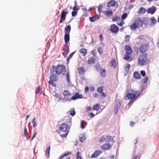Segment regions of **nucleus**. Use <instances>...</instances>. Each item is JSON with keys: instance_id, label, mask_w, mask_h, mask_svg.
Listing matches in <instances>:
<instances>
[{"instance_id": "obj_6", "label": "nucleus", "mask_w": 159, "mask_h": 159, "mask_svg": "<svg viewBox=\"0 0 159 159\" xmlns=\"http://www.w3.org/2000/svg\"><path fill=\"white\" fill-rule=\"evenodd\" d=\"M121 104L119 100H117L115 101L114 107V111L116 114L118 112L119 109L120 108Z\"/></svg>"}, {"instance_id": "obj_1", "label": "nucleus", "mask_w": 159, "mask_h": 159, "mask_svg": "<svg viewBox=\"0 0 159 159\" xmlns=\"http://www.w3.org/2000/svg\"><path fill=\"white\" fill-rule=\"evenodd\" d=\"M143 89V88H142V90L140 92L138 91H134L132 90H131L130 91H128V92H130V93H128L127 94L126 97L129 99H130L131 100L128 103V105H129L131 103H133L140 95Z\"/></svg>"}, {"instance_id": "obj_52", "label": "nucleus", "mask_w": 159, "mask_h": 159, "mask_svg": "<svg viewBox=\"0 0 159 159\" xmlns=\"http://www.w3.org/2000/svg\"><path fill=\"white\" fill-rule=\"evenodd\" d=\"M127 14L126 13H124L121 16V18L122 20H125L127 17Z\"/></svg>"}, {"instance_id": "obj_19", "label": "nucleus", "mask_w": 159, "mask_h": 159, "mask_svg": "<svg viewBox=\"0 0 159 159\" xmlns=\"http://www.w3.org/2000/svg\"><path fill=\"white\" fill-rule=\"evenodd\" d=\"M64 41L65 43H67L69 41L70 34H65Z\"/></svg>"}, {"instance_id": "obj_16", "label": "nucleus", "mask_w": 159, "mask_h": 159, "mask_svg": "<svg viewBox=\"0 0 159 159\" xmlns=\"http://www.w3.org/2000/svg\"><path fill=\"white\" fill-rule=\"evenodd\" d=\"M63 94L64 97V98H66V97H67V98H69V97H70L72 95L68 90H65L63 92Z\"/></svg>"}, {"instance_id": "obj_31", "label": "nucleus", "mask_w": 159, "mask_h": 159, "mask_svg": "<svg viewBox=\"0 0 159 159\" xmlns=\"http://www.w3.org/2000/svg\"><path fill=\"white\" fill-rule=\"evenodd\" d=\"M93 108V110L96 111H98L101 109L99 105L98 104H96L94 105Z\"/></svg>"}, {"instance_id": "obj_44", "label": "nucleus", "mask_w": 159, "mask_h": 159, "mask_svg": "<svg viewBox=\"0 0 159 159\" xmlns=\"http://www.w3.org/2000/svg\"><path fill=\"white\" fill-rule=\"evenodd\" d=\"M98 51L100 54L101 55L103 52V49L101 47H99L98 49Z\"/></svg>"}, {"instance_id": "obj_64", "label": "nucleus", "mask_w": 159, "mask_h": 159, "mask_svg": "<svg viewBox=\"0 0 159 159\" xmlns=\"http://www.w3.org/2000/svg\"><path fill=\"white\" fill-rule=\"evenodd\" d=\"M86 109L87 111H90L92 109V108L91 107H86Z\"/></svg>"}, {"instance_id": "obj_36", "label": "nucleus", "mask_w": 159, "mask_h": 159, "mask_svg": "<svg viewBox=\"0 0 159 159\" xmlns=\"http://www.w3.org/2000/svg\"><path fill=\"white\" fill-rule=\"evenodd\" d=\"M54 96L59 100H60L61 99V95H60L58 93H55L54 95Z\"/></svg>"}, {"instance_id": "obj_12", "label": "nucleus", "mask_w": 159, "mask_h": 159, "mask_svg": "<svg viewBox=\"0 0 159 159\" xmlns=\"http://www.w3.org/2000/svg\"><path fill=\"white\" fill-rule=\"evenodd\" d=\"M111 147V146L110 144L106 143L102 145L101 147V148L103 150H107L110 148Z\"/></svg>"}, {"instance_id": "obj_24", "label": "nucleus", "mask_w": 159, "mask_h": 159, "mask_svg": "<svg viewBox=\"0 0 159 159\" xmlns=\"http://www.w3.org/2000/svg\"><path fill=\"white\" fill-rule=\"evenodd\" d=\"M146 11V10L143 7H141L139 11L138 12V13L139 14H143L145 13Z\"/></svg>"}, {"instance_id": "obj_39", "label": "nucleus", "mask_w": 159, "mask_h": 159, "mask_svg": "<svg viewBox=\"0 0 159 159\" xmlns=\"http://www.w3.org/2000/svg\"><path fill=\"white\" fill-rule=\"evenodd\" d=\"M78 70L80 75H83L84 72V69L83 67H81L78 69Z\"/></svg>"}, {"instance_id": "obj_17", "label": "nucleus", "mask_w": 159, "mask_h": 159, "mask_svg": "<svg viewBox=\"0 0 159 159\" xmlns=\"http://www.w3.org/2000/svg\"><path fill=\"white\" fill-rule=\"evenodd\" d=\"M105 142H109L113 141V138L112 136L109 135H105Z\"/></svg>"}, {"instance_id": "obj_3", "label": "nucleus", "mask_w": 159, "mask_h": 159, "mask_svg": "<svg viewBox=\"0 0 159 159\" xmlns=\"http://www.w3.org/2000/svg\"><path fill=\"white\" fill-rule=\"evenodd\" d=\"M147 54H143L139 56L138 58V63L140 66L146 65V62L147 59Z\"/></svg>"}, {"instance_id": "obj_40", "label": "nucleus", "mask_w": 159, "mask_h": 159, "mask_svg": "<svg viewBox=\"0 0 159 159\" xmlns=\"http://www.w3.org/2000/svg\"><path fill=\"white\" fill-rule=\"evenodd\" d=\"M100 74L102 77H104L105 74L106 70L104 69H102L100 70Z\"/></svg>"}, {"instance_id": "obj_27", "label": "nucleus", "mask_w": 159, "mask_h": 159, "mask_svg": "<svg viewBox=\"0 0 159 159\" xmlns=\"http://www.w3.org/2000/svg\"><path fill=\"white\" fill-rule=\"evenodd\" d=\"M110 65L111 66L113 67L115 69L116 68V61L114 59L111 60L110 62Z\"/></svg>"}, {"instance_id": "obj_14", "label": "nucleus", "mask_w": 159, "mask_h": 159, "mask_svg": "<svg viewBox=\"0 0 159 159\" xmlns=\"http://www.w3.org/2000/svg\"><path fill=\"white\" fill-rule=\"evenodd\" d=\"M102 152L101 150H98L95 151L91 156V158H95L99 156Z\"/></svg>"}, {"instance_id": "obj_8", "label": "nucleus", "mask_w": 159, "mask_h": 159, "mask_svg": "<svg viewBox=\"0 0 159 159\" xmlns=\"http://www.w3.org/2000/svg\"><path fill=\"white\" fill-rule=\"evenodd\" d=\"M67 14L68 12H66L65 10L62 11L61 14V19L59 21V23H62L63 21L65 20L66 15Z\"/></svg>"}, {"instance_id": "obj_7", "label": "nucleus", "mask_w": 159, "mask_h": 159, "mask_svg": "<svg viewBox=\"0 0 159 159\" xmlns=\"http://www.w3.org/2000/svg\"><path fill=\"white\" fill-rule=\"evenodd\" d=\"M148 49V46L145 44L141 45L139 47V49L140 52L144 53L147 51Z\"/></svg>"}, {"instance_id": "obj_58", "label": "nucleus", "mask_w": 159, "mask_h": 159, "mask_svg": "<svg viewBox=\"0 0 159 159\" xmlns=\"http://www.w3.org/2000/svg\"><path fill=\"white\" fill-rule=\"evenodd\" d=\"M140 74L143 77H144L145 76L146 73L144 70H141L140 71Z\"/></svg>"}, {"instance_id": "obj_32", "label": "nucleus", "mask_w": 159, "mask_h": 159, "mask_svg": "<svg viewBox=\"0 0 159 159\" xmlns=\"http://www.w3.org/2000/svg\"><path fill=\"white\" fill-rule=\"evenodd\" d=\"M130 28L132 31H134L136 28H138V27L135 24V23L134 22L132 24L130 25Z\"/></svg>"}, {"instance_id": "obj_50", "label": "nucleus", "mask_w": 159, "mask_h": 159, "mask_svg": "<svg viewBox=\"0 0 159 159\" xmlns=\"http://www.w3.org/2000/svg\"><path fill=\"white\" fill-rule=\"evenodd\" d=\"M63 50L65 52H69V47L66 45L65 47L63 48Z\"/></svg>"}, {"instance_id": "obj_61", "label": "nucleus", "mask_w": 159, "mask_h": 159, "mask_svg": "<svg viewBox=\"0 0 159 159\" xmlns=\"http://www.w3.org/2000/svg\"><path fill=\"white\" fill-rule=\"evenodd\" d=\"M36 134H37V132H34V135L32 137V138L30 139V140L31 141H32L33 140V139L35 137Z\"/></svg>"}, {"instance_id": "obj_30", "label": "nucleus", "mask_w": 159, "mask_h": 159, "mask_svg": "<svg viewBox=\"0 0 159 159\" xmlns=\"http://www.w3.org/2000/svg\"><path fill=\"white\" fill-rule=\"evenodd\" d=\"M134 77L136 79H139L141 77L139 73L137 72H135L134 73Z\"/></svg>"}, {"instance_id": "obj_46", "label": "nucleus", "mask_w": 159, "mask_h": 159, "mask_svg": "<svg viewBox=\"0 0 159 159\" xmlns=\"http://www.w3.org/2000/svg\"><path fill=\"white\" fill-rule=\"evenodd\" d=\"M84 122L85 121L83 120L81 122L80 127L82 129H84L85 127V126L84 125Z\"/></svg>"}, {"instance_id": "obj_29", "label": "nucleus", "mask_w": 159, "mask_h": 159, "mask_svg": "<svg viewBox=\"0 0 159 159\" xmlns=\"http://www.w3.org/2000/svg\"><path fill=\"white\" fill-rule=\"evenodd\" d=\"M71 154V153L70 152H68L66 153H65L61 155L59 157H58V159H62L65 157Z\"/></svg>"}, {"instance_id": "obj_9", "label": "nucleus", "mask_w": 159, "mask_h": 159, "mask_svg": "<svg viewBox=\"0 0 159 159\" xmlns=\"http://www.w3.org/2000/svg\"><path fill=\"white\" fill-rule=\"evenodd\" d=\"M118 27L115 24L111 25L110 27V30L113 33H117L118 30Z\"/></svg>"}, {"instance_id": "obj_26", "label": "nucleus", "mask_w": 159, "mask_h": 159, "mask_svg": "<svg viewBox=\"0 0 159 159\" xmlns=\"http://www.w3.org/2000/svg\"><path fill=\"white\" fill-rule=\"evenodd\" d=\"M98 18V16L96 15L90 17L89 18V20L91 22H93L95 21Z\"/></svg>"}, {"instance_id": "obj_60", "label": "nucleus", "mask_w": 159, "mask_h": 159, "mask_svg": "<svg viewBox=\"0 0 159 159\" xmlns=\"http://www.w3.org/2000/svg\"><path fill=\"white\" fill-rule=\"evenodd\" d=\"M89 116L93 118L94 116V114L92 112H90L89 114Z\"/></svg>"}, {"instance_id": "obj_21", "label": "nucleus", "mask_w": 159, "mask_h": 159, "mask_svg": "<svg viewBox=\"0 0 159 159\" xmlns=\"http://www.w3.org/2000/svg\"><path fill=\"white\" fill-rule=\"evenodd\" d=\"M50 72L51 74H53L56 72V73L57 67L55 66H52L50 68Z\"/></svg>"}, {"instance_id": "obj_25", "label": "nucleus", "mask_w": 159, "mask_h": 159, "mask_svg": "<svg viewBox=\"0 0 159 159\" xmlns=\"http://www.w3.org/2000/svg\"><path fill=\"white\" fill-rule=\"evenodd\" d=\"M89 64H94L95 62V58L93 57H91L89 58L88 61Z\"/></svg>"}, {"instance_id": "obj_55", "label": "nucleus", "mask_w": 159, "mask_h": 159, "mask_svg": "<svg viewBox=\"0 0 159 159\" xmlns=\"http://www.w3.org/2000/svg\"><path fill=\"white\" fill-rule=\"evenodd\" d=\"M28 132L26 128L25 127V128L24 130V133L23 135L25 136H26Z\"/></svg>"}, {"instance_id": "obj_49", "label": "nucleus", "mask_w": 159, "mask_h": 159, "mask_svg": "<svg viewBox=\"0 0 159 159\" xmlns=\"http://www.w3.org/2000/svg\"><path fill=\"white\" fill-rule=\"evenodd\" d=\"M95 68L97 71H99L101 69H102L99 64H96L95 66Z\"/></svg>"}, {"instance_id": "obj_11", "label": "nucleus", "mask_w": 159, "mask_h": 159, "mask_svg": "<svg viewBox=\"0 0 159 159\" xmlns=\"http://www.w3.org/2000/svg\"><path fill=\"white\" fill-rule=\"evenodd\" d=\"M156 11V7L152 6L151 7L148 8L147 11L148 14H153L155 13Z\"/></svg>"}, {"instance_id": "obj_10", "label": "nucleus", "mask_w": 159, "mask_h": 159, "mask_svg": "<svg viewBox=\"0 0 159 159\" xmlns=\"http://www.w3.org/2000/svg\"><path fill=\"white\" fill-rule=\"evenodd\" d=\"M134 22L138 27V28H140L143 26V22L141 19H136Z\"/></svg>"}, {"instance_id": "obj_59", "label": "nucleus", "mask_w": 159, "mask_h": 159, "mask_svg": "<svg viewBox=\"0 0 159 159\" xmlns=\"http://www.w3.org/2000/svg\"><path fill=\"white\" fill-rule=\"evenodd\" d=\"M130 38V36L129 35H127L126 36L125 38V41L126 42H128L129 41Z\"/></svg>"}, {"instance_id": "obj_56", "label": "nucleus", "mask_w": 159, "mask_h": 159, "mask_svg": "<svg viewBox=\"0 0 159 159\" xmlns=\"http://www.w3.org/2000/svg\"><path fill=\"white\" fill-rule=\"evenodd\" d=\"M80 9V8H78L77 7V6H74L73 7V11H77Z\"/></svg>"}, {"instance_id": "obj_33", "label": "nucleus", "mask_w": 159, "mask_h": 159, "mask_svg": "<svg viewBox=\"0 0 159 159\" xmlns=\"http://www.w3.org/2000/svg\"><path fill=\"white\" fill-rule=\"evenodd\" d=\"M105 14L107 16V17H109V16H111L113 14V12L111 11H106L105 12Z\"/></svg>"}, {"instance_id": "obj_18", "label": "nucleus", "mask_w": 159, "mask_h": 159, "mask_svg": "<svg viewBox=\"0 0 159 159\" xmlns=\"http://www.w3.org/2000/svg\"><path fill=\"white\" fill-rule=\"evenodd\" d=\"M150 20L151 22L150 24L151 26L154 25L157 22L156 20L154 17H151L150 19Z\"/></svg>"}, {"instance_id": "obj_2", "label": "nucleus", "mask_w": 159, "mask_h": 159, "mask_svg": "<svg viewBox=\"0 0 159 159\" xmlns=\"http://www.w3.org/2000/svg\"><path fill=\"white\" fill-rule=\"evenodd\" d=\"M68 125L65 123H63L61 124L59 128V131L60 132H65V133L64 134H61L60 136L62 138H64L67 136L69 130H67Z\"/></svg>"}, {"instance_id": "obj_53", "label": "nucleus", "mask_w": 159, "mask_h": 159, "mask_svg": "<svg viewBox=\"0 0 159 159\" xmlns=\"http://www.w3.org/2000/svg\"><path fill=\"white\" fill-rule=\"evenodd\" d=\"M36 118L34 117L33 120V121H32V123L33 124V126L34 127H35L36 125V122L35 121Z\"/></svg>"}, {"instance_id": "obj_51", "label": "nucleus", "mask_w": 159, "mask_h": 159, "mask_svg": "<svg viewBox=\"0 0 159 159\" xmlns=\"http://www.w3.org/2000/svg\"><path fill=\"white\" fill-rule=\"evenodd\" d=\"M80 153L79 152H78L76 154V159H82L81 157L80 156Z\"/></svg>"}, {"instance_id": "obj_13", "label": "nucleus", "mask_w": 159, "mask_h": 159, "mask_svg": "<svg viewBox=\"0 0 159 159\" xmlns=\"http://www.w3.org/2000/svg\"><path fill=\"white\" fill-rule=\"evenodd\" d=\"M125 50L126 54H131L132 53V50L131 47L128 45L125 46Z\"/></svg>"}, {"instance_id": "obj_37", "label": "nucleus", "mask_w": 159, "mask_h": 159, "mask_svg": "<svg viewBox=\"0 0 159 159\" xmlns=\"http://www.w3.org/2000/svg\"><path fill=\"white\" fill-rule=\"evenodd\" d=\"M68 113H70V115H71L72 116H74L75 114V112L74 110V109H71L68 112Z\"/></svg>"}, {"instance_id": "obj_45", "label": "nucleus", "mask_w": 159, "mask_h": 159, "mask_svg": "<svg viewBox=\"0 0 159 159\" xmlns=\"http://www.w3.org/2000/svg\"><path fill=\"white\" fill-rule=\"evenodd\" d=\"M102 4H100L98 7V11L99 13L102 12Z\"/></svg>"}, {"instance_id": "obj_22", "label": "nucleus", "mask_w": 159, "mask_h": 159, "mask_svg": "<svg viewBox=\"0 0 159 159\" xmlns=\"http://www.w3.org/2000/svg\"><path fill=\"white\" fill-rule=\"evenodd\" d=\"M116 2L115 1L111 0L107 3V6L108 7H111L114 6L115 5Z\"/></svg>"}, {"instance_id": "obj_20", "label": "nucleus", "mask_w": 159, "mask_h": 159, "mask_svg": "<svg viewBox=\"0 0 159 159\" xmlns=\"http://www.w3.org/2000/svg\"><path fill=\"white\" fill-rule=\"evenodd\" d=\"M71 30V26L70 25H68L65 28V34H70Z\"/></svg>"}, {"instance_id": "obj_63", "label": "nucleus", "mask_w": 159, "mask_h": 159, "mask_svg": "<svg viewBox=\"0 0 159 159\" xmlns=\"http://www.w3.org/2000/svg\"><path fill=\"white\" fill-rule=\"evenodd\" d=\"M79 140L81 142H82L84 141L85 139H83L82 137H80Z\"/></svg>"}, {"instance_id": "obj_23", "label": "nucleus", "mask_w": 159, "mask_h": 159, "mask_svg": "<svg viewBox=\"0 0 159 159\" xmlns=\"http://www.w3.org/2000/svg\"><path fill=\"white\" fill-rule=\"evenodd\" d=\"M50 146H49L45 150V156L48 157V158L50 155Z\"/></svg>"}, {"instance_id": "obj_47", "label": "nucleus", "mask_w": 159, "mask_h": 159, "mask_svg": "<svg viewBox=\"0 0 159 159\" xmlns=\"http://www.w3.org/2000/svg\"><path fill=\"white\" fill-rule=\"evenodd\" d=\"M130 65L129 64H126L125 66V70L126 71H128L129 70Z\"/></svg>"}, {"instance_id": "obj_15", "label": "nucleus", "mask_w": 159, "mask_h": 159, "mask_svg": "<svg viewBox=\"0 0 159 159\" xmlns=\"http://www.w3.org/2000/svg\"><path fill=\"white\" fill-rule=\"evenodd\" d=\"M63 76V77L66 80H70L69 72L66 70H64L62 73Z\"/></svg>"}, {"instance_id": "obj_34", "label": "nucleus", "mask_w": 159, "mask_h": 159, "mask_svg": "<svg viewBox=\"0 0 159 159\" xmlns=\"http://www.w3.org/2000/svg\"><path fill=\"white\" fill-rule=\"evenodd\" d=\"M57 75H58L56 73V74H54V73L52 74L50 77V80H57Z\"/></svg>"}, {"instance_id": "obj_28", "label": "nucleus", "mask_w": 159, "mask_h": 159, "mask_svg": "<svg viewBox=\"0 0 159 159\" xmlns=\"http://www.w3.org/2000/svg\"><path fill=\"white\" fill-rule=\"evenodd\" d=\"M57 80H49L48 83L49 84L52 85L54 87H56L57 86L56 82Z\"/></svg>"}, {"instance_id": "obj_41", "label": "nucleus", "mask_w": 159, "mask_h": 159, "mask_svg": "<svg viewBox=\"0 0 159 159\" xmlns=\"http://www.w3.org/2000/svg\"><path fill=\"white\" fill-rule=\"evenodd\" d=\"M103 88L104 87L102 86L99 87L98 88L97 91L99 93H102L104 90Z\"/></svg>"}, {"instance_id": "obj_62", "label": "nucleus", "mask_w": 159, "mask_h": 159, "mask_svg": "<svg viewBox=\"0 0 159 159\" xmlns=\"http://www.w3.org/2000/svg\"><path fill=\"white\" fill-rule=\"evenodd\" d=\"M95 50H93V51H92L91 52V54L94 57L96 56V54H95Z\"/></svg>"}, {"instance_id": "obj_4", "label": "nucleus", "mask_w": 159, "mask_h": 159, "mask_svg": "<svg viewBox=\"0 0 159 159\" xmlns=\"http://www.w3.org/2000/svg\"><path fill=\"white\" fill-rule=\"evenodd\" d=\"M82 96L81 94H79V93H76L71 98H63V100L64 101H71L72 100H75L78 98H82Z\"/></svg>"}, {"instance_id": "obj_54", "label": "nucleus", "mask_w": 159, "mask_h": 159, "mask_svg": "<svg viewBox=\"0 0 159 159\" xmlns=\"http://www.w3.org/2000/svg\"><path fill=\"white\" fill-rule=\"evenodd\" d=\"M78 13L77 11H73L72 12V16L73 17H75L77 15Z\"/></svg>"}, {"instance_id": "obj_42", "label": "nucleus", "mask_w": 159, "mask_h": 159, "mask_svg": "<svg viewBox=\"0 0 159 159\" xmlns=\"http://www.w3.org/2000/svg\"><path fill=\"white\" fill-rule=\"evenodd\" d=\"M131 55V54H126V53H125V56L123 57L124 59L126 60H128L129 59V58H130V55Z\"/></svg>"}, {"instance_id": "obj_43", "label": "nucleus", "mask_w": 159, "mask_h": 159, "mask_svg": "<svg viewBox=\"0 0 159 159\" xmlns=\"http://www.w3.org/2000/svg\"><path fill=\"white\" fill-rule=\"evenodd\" d=\"M120 18V17L119 16H116L112 18V20L113 22L115 21H117L118 19L119 20Z\"/></svg>"}, {"instance_id": "obj_5", "label": "nucleus", "mask_w": 159, "mask_h": 159, "mask_svg": "<svg viewBox=\"0 0 159 159\" xmlns=\"http://www.w3.org/2000/svg\"><path fill=\"white\" fill-rule=\"evenodd\" d=\"M66 70V67L64 65H58L57 66L56 74L58 75H60Z\"/></svg>"}, {"instance_id": "obj_38", "label": "nucleus", "mask_w": 159, "mask_h": 159, "mask_svg": "<svg viewBox=\"0 0 159 159\" xmlns=\"http://www.w3.org/2000/svg\"><path fill=\"white\" fill-rule=\"evenodd\" d=\"M103 141H105V136H103L98 139V142L99 143H101Z\"/></svg>"}, {"instance_id": "obj_48", "label": "nucleus", "mask_w": 159, "mask_h": 159, "mask_svg": "<svg viewBox=\"0 0 159 159\" xmlns=\"http://www.w3.org/2000/svg\"><path fill=\"white\" fill-rule=\"evenodd\" d=\"M40 86H39L36 89L35 91V93L36 94H38L40 90Z\"/></svg>"}, {"instance_id": "obj_35", "label": "nucleus", "mask_w": 159, "mask_h": 159, "mask_svg": "<svg viewBox=\"0 0 159 159\" xmlns=\"http://www.w3.org/2000/svg\"><path fill=\"white\" fill-rule=\"evenodd\" d=\"M80 52L81 53L83 54V56H85L87 53V50L85 48L81 49L80 50Z\"/></svg>"}, {"instance_id": "obj_57", "label": "nucleus", "mask_w": 159, "mask_h": 159, "mask_svg": "<svg viewBox=\"0 0 159 159\" xmlns=\"http://www.w3.org/2000/svg\"><path fill=\"white\" fill-rule=\"evenodd\" d=\"M124 24V21L123 20H122L119 23H117V24L119 26H122Z\"/></svg>"}]
</instances>
